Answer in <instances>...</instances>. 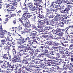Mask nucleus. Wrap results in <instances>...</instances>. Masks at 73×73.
<instances>
[{
  "label": "nucleus",
  "mask_w": 73,
  "mask_h": 73,
  "mask_svg": "<svg viewBox=\"0 0 73 73\" xmlns=\"http://www.w3.org/2000/svg\"><path fill=\"white\" fill-rule=\"evenodd\" d=\"M21 8H22V9H23V10L24 9H25V8H24L25 6L24 5H21Z\"/></svg>",
  "instance_id": "obj_42"
},
{
  "label": "nucleus",
  "mask_w": 73,
  "mask_h": 73,
  "mask_svg": "<svg viewBox=\"0 0 73 73\" xmlns=\"http://www.w3.org/2000/svg\"><path fill=\"white\" fill-rule=\"evenodd\" d=\"M31 49H32V50H35V52H38L36 46H34L31 45Z\"/></svg>",
  "instance_id": "obj_12"
},
{
  "label": "nucleus",
  "mask_w": 73,
  "mask_h": 73,
  "mask_svg": "<svg viewBox=\"0 0 73 73\" xmlns=\"http://www.w3.org/2000/svg\"><path fill=\"white\" fill-rule=\"evenodd\" d=\"M7 33V32L6 31V32H1V33H0L1 34V38H4V35L5 34V33Z\"/></svg>",
  "instance_id": "obj_18"
},
{
  "label": "nucleus",
  "mask_w": 73,
  "mask_h": 73,
  "mask_svg": "<svg viewBox=\"0 0 73 73\" xmlns=\"http://www.w3.org/2000/svg\"><path fill=\"white\" fill-rule=\"evenodd\" d=\"M11 17H15V16H16V13H13L11 15H10Z\"/></svg>",
  "instance_id": "obj_62"
},
{
  "label": "nucleus",
  "mask_w": 73,
  "mask_h": 73,
  "mask_svg": "<svg viewBox=\"0 0 73 73\" xmlns=\"http://www.w3.org/2000/svg\"><path fill=\"white\" fill-rule=\"evenodd\" d=\"M70 21H71V20H65V24L66 25H67V26L69 27V26H70V23L69 22Z\"/></svg>",
  "instance_id": "obj_16"
},
{
  "label": "nucleus",
  "mask_w": 73,
  "mask_h": 73,
  "mask_svg": "<svg viewBox=\"0 0 73 73\" xmlns=\"http://www.w3.org/2000/svg\"><path fill=\"white\" fill-rule=\"evenodd\" d=\"M55 19H61V17L60 16V15H57L54 17Z\"/></svg>",
  "instance_id": "obj_25"
},
{
  "label": "nucleus",
  "mask_w": 73,
  "mask_h": 73,
  "mask_svg": "<svg viewBox=\"0 0 73 73\" xmlns=\"http://www.w3.org/2000/svg\"><path fill=\"white\" fill-rule=\"evenodd\" d=\"M42 37L45 38H47L49 37V36L46 35H43Z\"/></svg>",
  "instance_id": "obj_50"
},
{
  "label": "nucleus",
  "mask_w": 73,
  "mask_h": 73,
  "mask_svg": "<svg viewBox=\"0 0 73 73\" xmlns=\"http://www.w3.org/2000/svg\"><path fill=\"white\" fill-rule=\"evenodd\" d=\"M50 17L48 16L49 17H48L46 18V20H48V21H51V23H54V19H52L51 20H50V18H52V17L51 16V15H50Z\"/></svg>",
  "instance_id": "obj_6"
},
{
  "label": "nucleus",
  "mask_w": 73,
  "mask_h": 73,
  "mask_svg": "<svg viewBox=\"0 0 73 73\" xmlns=\"http://www.w3.org/2000/svg\"><path fill=\"white\" fill-rule=\"evenodd\" d=\"M10 9H11V10L13 11H15V10L16 8L15 7H10Z\"/></svg>",
  "instance_id": "obj_59"
},
{
  "label": "nucleus",
  "mask_w": 73,
  "mask_h": 73,
  "mask_svg": "<svg viewBox=\"0 0 73 73\" xmlns=\"http://www.w3.org/2000/svg\"><path fill=\"white\" fill-rule=\"evenodd\" d=\"M18 20H19V22L22 24V25H24V23H23V20L21 18H19Z\"/></svg>",
  "instance_id": "obj_38"
},
{
  "label": "nucleus",
  "mask_w": 73,
  "mask_h": 73,
  "mask_svg": "<svg viewBox=\"0 0 73 73\" xmlns=\"http://www.w3.org/2000/svg\"><path fill=\"white\" fill-rule=\"evenodd\" d=\"M33 1L35 2L34 3V5L36 4L37 5L40 4L41 2H42V0H33Z\"/></svg>",
  "instance_id": "obj_3"
},
{
  "label": "nucleus",
  "mask_w": 73,
  "mask_h": 73,
  "mask_svg": "<svg viewBox=\"0 0 73 73\" xmlns=\"http://www.w3.org/2000/svg\"><path fill=\"white\" fill-rule=\"evenodd\" d=\"M70 9L68 7H66L65 9L64 10V11H66V12H68L69 11H70Z\"/></svg>",
  "instance_id": "obj_35"
},
{
  "label": "nucleus",
  "mask_w": 73,
  "mask_h": 73,
  "mask_svg": "<svg viewBox=\"0 0 73 73\" xmlns=\"http://www.w3.org/2000/svg\"><path fill=\"white\" fill-rule=\"evenodd\" d=\"M28 7L29 8H30V9H32V3H29L28 4Z\"/></svg>",
  "instance_id": "obj_27"
},
{
  "label": "nucleus",
  "mask_w": 73,
  "mask_h": 73,
  "mask_svg": "<svg viewBox=\"0 0 73 73\" xmlns=\"http://www.w3.org/2000/svg\"><path fill=\"white\" fill-rule=\"evenodd\" d=\"M56 1L58 4H61V3H62V2L60 1V0H56Z\"/></svg>",
  "instance_id": "obj_60"
},
{
  "label": "nucleus",
  "mask_w": 73,
  "mask_h": 73,
  "mask_svg": "<svg viewBox=\"0 0 73 73\" xmlns=\"http://www.w3.org/2000/svg\"><path fill=\"white\" fill-rule=\"evenodd\" d=\"M59 53H60V54H64V53H65V52L64 50H60L59 51Z\"/></svg>",
  "instance_id": "obj_52"
},
{
  "label": "nucleus",
  "mask_w": 73,
  "mask_h": 73,
  "mask_svg": "<svg viewBox=\"0 0 73 73\" xmlns=\"http://www.w3.org/2000/svg\"><path fill=\"white\" fill-rule=\"evenodd\" d=\"M13 48L12 50V52L13 53V54H16V52H17V51H16L15 48H13Z\"/></svg>",
  "instance_id": "obj_29"
},
{
  "label": "nucleus",
  "mask_w": 73,
  "mask_h": 73,
  "mask_svg": "<svg viewBox=\"0 0 73 73\" xmlns=\"http://www.w3.org/2000/svg\"><path fill=\"white\" fill-rule=\"evenodd\" d=\"M50 10L51 11H52L53 12H56V11H58V9H54V8H52L50 9Z\"/></svg>",
  "instance_id": "obj_32"
},
{
  "label": "nucleus",
  "mask_w": 73,
  "mask_h": 73,
  "mask_svg": "<svg viewBox=\"0 0 73 73\" xmlns=\"http://www.w3.org/2000/svg\"><path fill=\"white\" fill-rule=\"evenodd\" d=\"M30 35L31 36L30 38H32V39H33V40H34V39H35V38H34V37L35 38V33H30Z\"/></svg>",
  "instance_id": "obj_15"
},
{
  "label": "nucleus",
  "mask_w": 73,
  "mask_h": 73,
  "mask_svg": "<svg viewBox=\"0 0 73 73\" xmlns=\"http://www.w3.org/2000/svg\"><path fill=\"white\" fill-rule=\"evenodd\" d=\"M54 49H59V50H62V49H65V48L59 45L57 47H54Z\"/></svg>",
  "instance_id": "obj_13"
},
{
  "label": "nucleus",
  "mask_w": 73,
  "mask_h": 73,
  "mask_svg": "<svg viewBox=\"0 0 73 73\" xmlns=\"http://www.w3.org/2000/svg\"><path fill=\"white\" fill-rule=\"evenodd\" d=\"M1 68H7V67L6 66V64H3L1 65Z\"/></svg>",
  "instance_id": "obj_33"
},
{
  "label": "nucleus",
  "mask_w": 73,
  "mask_h": 73,
  "mask_svg": "<svg viewBox=\"0 0 73 73\" xmlns=\"http://www.w3.org/2000/svg\"><path fill=\"white\" fill-rule=\"evenodd\" d=\"M25 9H23L24 10V13H26V14L27 15H29V13L28 12V8L27 7V6H25L24 7Z\"/></svg>",
  "instance_id": "obj_11"
},
{
  "label": "nucleus",
  "mask_w": 73,
  "mask_h": 73,
  "mask_svg": "<svg viewBox=\"0 0 73 73\" xmlns=\"http://www.w3.org/2000/svg\"><path fill=\"white\" fill-rule=\"evenodd\" d=\"M8 47L7 46H6L4 48V49L5 50H7L8 52V53H9V50H10V49H11V48H8Z\"/></svg>",
  "instance_id": "obj_24"
},
{
  "label": "nucleus",
  "mask_w": 73,
  "mask_h": 73,
  "mask_svg": "<svg viewBox=\"0 0 73 73\" xmlns=\"http://www.w3.org/2000/svg\"><path fill=\"white\" fill-rule=\"evenodd\" d=\"M65 53L66 54V56H67V57H69V56L70 55V53H69V52H66Z\"/></svg>",
  "instance_id": "obj_45"
},
{
  "label": "nucleus",
  "mask_w": 73,
  "mask_h": 73,
  "mask_svg": "<svg viewBox=\"0 0 73 73\" xmlns=\"http://www.w3.org/2000/svg\"><path fill=\"white\" fill-rule=\"evenodd\" d=\"M39 63L40 65H44V60H40L39 62Z\"/></svg>",
  "instance_id": "obj_36"
},
{
  "label": "nucleus",
  "mask_w": 73,
  "mask_h": 73,
  "mask_svg": "<svg viewBox=\"0 0 73 73\" xmlns=\"http://www.w3.org/2000/svg\"><path fill=\"white\" fill-rule=\"evenodd\" d=\"M37 27L38 28H42L43 26L42 25H39L37 26Z\"/></svg>",
  "instance_id": "obj_63"
},
{
  "label": "nucleus",
  "mask_w": 73,
  "mask_h": 73,
  "mask_svg": "<svg viewBox=\"0 0 73 73\" xmlns=\"http://www.w3.org/2000/svg\"><path fill=\"white\" fill-rule=\"evenodd\" d=\"M7 33V36H12V34L10 33V32H8L7 33Z\"/></svg>",
  "instance_id": "obj_58"
},
{
  "label": "nucleus",
  "mask_w": 73,
  "mask_h": 73,
  "mask_svg": "<svg viewBox=\"0 0 73 73\" xmlns=\"http://www.w3.org/2000/svg\"><path fill=\"white\" fill-rule=\"evenodd\" d=\"M27 30H25L23 31H22L21 33L22 34H24V35H25L26 33H27Z\"/></svg>",
  "instance_id": "obj_57"
},
{
  "label": "nucleus",
  "mask_w": 73,
  "mask_h": 73,
  "mask_svg": "<svg viewBox=\"0 0 73 73\" xmlns=\"http://www.w3.org/2000/svg\"><path fill=\"white\" fill-rule=\"evenodd\" d=\"M7 67H8V68H9L10 66H11V64H9V62H8L7 64H6Z\"/></svg>",
  "instance_id": "obj_47"
},
{
  "label": "nucleus",
  "mask_w": 73,
  "mask_h": 73,
  "mask_svg": "<svg viewBox=\"0 0 73 73\" xmlns=\"http://www.w3.org/2000/svg\"><path fill=\"white\" fill-rule=\"evenodd\" d=\"M65 20L62 19H60L59 22L61 25H64L65 23Z\"/></svg>",
  "instance_id": "obj_10"
},
{
  "label": "nucleus",
  "mask_w": 73,
  "mask_h": 73,
  "mask_svg": "<svg viewBox=\"0 0 73 73\" xmlns=\"http://www.w3.org/2000/svg\"><path fill=\"white\" fill-rule=\"evenodd\" d=\"M41 21L43 22H42L41 21H38V25H42V24H45V21H46V20L44 19L43 20H41Z\"/></svg>",
  "instance_id": "obj_8"
},
{
  "label": "nucleus",
  "mask_w": 73,
  "mask_h": 73,
  "mask_svg": "<svg viewBox=\"0 0 73 73\" xmlns=\"http://www.w3.org/2000/svg\"><path fill=\"white\" fill-rule=\"evenodd\" d=\"M59 44V43H54L53 44V49H54V47H57L59 45H60V44Z\"/></svg>",
  "instance_id": "obj_23"
},
{
  "label": "nucleus",
  "mask_w": 73,
  "mask_h": 73,
  "mask_svg": "<svg viewBox=\"0 0 73 73\" xmlns=\"http://www.w3.org/2000/svg\"><path fill=\"white\" fill-rule=\"evenodd\" d=\"M61 32L60 33H58L57 34V35L59 36H62V35H63V33H61Z\"/></svg>",
  "instance_id": "obj_53"
},
{
  "label": "nucleus",
  "mask_w": 73,
  "mask_h": 73,
  "mask_svg": "<svg viewBox=\"0 0 73 73\" xmlns=\"http://www.w3.org/2000/svg\"><path fill=\"white\" fill-rule=\"evenodd\" d=\"M55 2L53 1L52 2L51 4V5H50V7H52V8H53L54 7V6L55 5Z\"/></svg>",
  "instance_id": "obj_28"
},
{
  "label": "nucleus",
  "mask_w": 73,
  "mask_h": 73,
  "mask_svg": "<svg viewBox=\"0 0 73 73\" xmlns=\"http://www.w3.org/2000/svg\"><path fill=\"white\" fill-rule=\"evenodd\" d=\"M11 56L10 55V54H9V53H7L6 54H3V58L5 59L6 60H8V57H11Z\"/></svg>",
  "instance_id": "obj_4"
},
{
  "label": "nucleus",
  "mask_w": 73,
  "mask_h": 73,
  "mask_svg": "<svg viewBox=\"0 0 73 73\" xmlns=\"http://www.w3.org/2000/svg\"><path fill=\"white\" fill-rule=\"evenodd\" d=\"M46 57H48V58H52V57H52V56H50V54H48L46 55Z\"/></svg>",
  "instance_id": "obj_46"
},
{
  "label": "nucleus",
  "mask_w": 73,
  "mask_h": 73,
  "mask_svg": "<svg viewBox=\"0 0 73 73\" xmlns=\"http://www.w3.org/2000/svg\"><path fill=\"white\" fill-rule=\"evenodd\" d=\"M1 42H2L1 45H2V44L3 45H4V44H6L5 43V42L4 40H1Z\"/></svg>",
  "instance_id": "obj_51"
},
{
  "label": "nucleus",
  "mask_w": 73,
  "mask_h": 73,
  "mask_svg": "<svg viewBox=\"0 0 73 73\" xmlns=\"http://www.w3.org/2000/svg\"><path fill=\"white\" fill-rule=\"evenodd\" d=\"M27 52H28L29 53H30V54H30V56H33V55L34 54H33L34 53V50H32L30 51L28 50L27 51Z\"/></svg>",
  "instance_id": "obj_17"
},
{
  "label": "nucleus",
  "mask_w": 73,
  "mask_h": 73,
  "mask_svg": "<svg viewBox=\"0 0 73 73\" xmlns=\"http://www.w3.org/2000/svg\"><path fill=\"white\" fill-rule=\"evenodd\" d=\"M46 12L47 13H48V14H51L52 15H53V12L52 11V10H49V9H46Z\"/></svg>",
  "instance_id": "obj_21"
},
{
  "label": "nucleus",
  "mask_w": 73,
  "mask_h": 73,
  "mask_svg": "<svg viewBox=\"0 0 73 73\" xmlns=\"http://www.w3.org/2000/svg\"><path fill=\"white\" fill-rule=\"evenodd\" d=\"M32 9H33V10H36V6L34 5H32Z\"/></svg>",
  "instance_id": "obj_40"
},
{
  "label": "nucleus",
  "mask_w": 73,
  "mask_h": 73,
  "mask_svg": "<svg viewBox=\"0 0 73 73\" xmlns=\"http://www.w3.org/2000/svg\"><path fill=\"white\" fill-rule=\"evenodd\" d=\"M37 54H34V55H33V56H30V57L31 58H35L36 57H37Z\"/></svg>",
  "instance_id": "obj_48"
},
{
  "label": "nucleus",
  "mask_w": 73,
  "mask_h": 73,
  "mask_svg": "<svg viewBox=\"0 0 73 73\" xmlns=\"http://www.w3.org/2000/svg\"><path fill=\"white\" fill-rule=\"evenodd\" d=\"M31 11H32L31 13H33V15H36V11L35 10L33 9H30Z\"/></svg>",
  "instance_id": "obj_34"
},
{
  "label": "nucleus",
  "mask_w": 73,
  "mask_h": 73,
  "mask_svg": "<svg viewBox=\"0 0 73 73\" xmlns=\"http://www.w3.org/2000/svg\"><path fill=\"white\" fill-rule=\"evenodd\" d=\"M36 19V16L33 15V17H32L31 20L33 21H35Z\"/></svg>",
  "instance_id": "obj_37"
},
{
  "label": "nucleus",
  "mask_w": 73,
  "mask_h": 73,
  "mask_svg": "<svg viewBox=\"0 0 73 73\" xmlns=\"http://www.w3.org/2000/svg\"><path fill=\"white\" fill-rule=\"evenodd\" d=\"M14 56L13 58H12V59L13 60H16V58H17V56L16 55H13Z\"/></svg>",
  "instance_id": "obj_54"
},
{
  "label": "nucleus",
  "mask_w": 73,
  "mask_h": 73,
  "mask_svg": "<svg viewBox=\"0 0 73 73\" xmlns=\"http://www.w3.org/2000/svg\"><path fill=\"white\" fill-rule=\"evenodd\" d=\"M61 29H57L56 30V33H60L61 32Z\"/></svg>",
  "instance_id": "obj_41"
},
{
  "label": "nucleus",
  "mask_w": 73,
  "mask_h": 73,
  "mask_svg": "<svg viewBox=\"0 0 73 73\" xmlns=\"http://www.w3.org/2000/svg\"><path fill=\"white\" fill-rule=\"evenodd\" d=\"M63 65L64 66V69L65 70H71V69L69 68H70V65H69V64H67L66 65H65V64H64Z\"/></svg>",
  "instance_id": "obj_7"
},
{
  "label": "nucleus",
  "mask_w": 73,
  "mask_h": 73,
  "mask_svg": "<svg viewBox=\"0 0 73 73\" xmlns=\"http://www.w3.org/2000/svg\"><path fill=\"white\" fill-rule=\"evenodd\" d=\"M56 56H57L58 58H60V56H61V55H60L59 53H56Z\"/></svg>",
  "instance_id": "obj_55"
},
{
  "label": "nucleus",
  "mask_w": 73,
  "mask_h": 73,
  "mask_svg": "<svg viewBox=\"0 0 73 73\" xmlns=\"http://www.w3.org/2000/svg\"><path fill=\"white\" fill-rule=\"evenodd\" d=\"M30 39V38L29 37H27L26 38H25V39H24L23 38V40L22 41V44H23V43L25 42H29V40H30V39Z\"/></svg>",
  "instance_id": "obj_9"
},
{
  "label": "nucleus",
  "mask_w": 73,
  "mask_h": 73,
  "mask_svg": "<svg viewBox=\"0 0 73 73\" xmlns=\"http://www.w3.org/2000/svg\"><path fill=\"white\" fill-rule=\"evenodd\" d=\"M66 29H70V30L72 32L73 31V25H70L68 27L66 28Z\"/></svg>",
  "instance_id": "obj_22"
},
{
  "label": "nucleus",
  "mask_w": 73,
  "mask_h": 73,
  "mask_svg": "<svg viewBox=\"0 0 73 73\" xmlns=\"http://www.w3.org/2000/svg\"><path fill=\"white\" fill-rule=\"evenodd\" d=\"M0 32H7L6 30H3L2 29V25H1V23L0 25Z\"/></svg>",
  "instance_id": "obj_19"
},
{
  "label": "nucleus",
  "mask_w": 73,
  "mask_h": 73,
  "mask_svg": "<svg viewBox=\"0 0 73 73\" xmlns=\"http://www.w3.org/2000/svg\"><path fill=\"white\" fill-rule=\"evenodd\" d=\"M36 13L37 15H39L40 14V11L37 10L36 11Z\"/></svg>",
  "instance_id": "obj_64"
},
{
  "label": "nucleus",
  "mask_w": 73,
  "mask_h": 73,
  "mask_svg": "<svg viewBox=\"0 0 73 73\" xmlns=\"http://www.w3.org/2000/svg\"><path fill=\"white\" fill-rule=\"evenodd\" d=\"M21 19L22 20H28L27 17V15L25 13H23L22 15V17L21 18Z\"/></svg>",
  "instance_id": "obj_5"
},
{
  "label": "nucleus",
  "mask_w": 73,
  "mask_h": 73,
  "mask_svg": "<svg viewBox=\"0 0 73 73\" xmlns=\"http://www.w3.org/2000/svg\"><path fill=\"white\" fill-rule=\"evenodd\" d=\"M16 54H17V56H21V53L19 51H17L16 53Z\"/></svg>",
  "instance_id": "obj_30"
},
{
  "label": "nucleus",
  "mask_w": 73,
  "mask_h": 73,
  "mask_svg": "<svg viewBox=\"0 0 73 73\" xmlns=\"http://www.w3.org/2000/svg\"><path fill=\"white\" fill-rule=\"evenodd\" d=\"M18 37L19 39L18 41H17V43L19 45H21V44H22V42H23V41L24 40V38H23L21 35H20L18 36Z\"/></svg>",
  "instance_id": "obj_1"
},
{
  "label": "nucleus",
  "mask_w": 73,
  "mask_h": 73,
  "mask_svg": "<svg viewBox=\"0 0 73 73\" xmlns=\"http://www.w3.org/2000/svg\"><path fill=\"white\" fill-rule=\"evenodd\" d=\"M16 12L17 13H18L20 15V13H21V10H16Z\"/></svg>",
  "instance_id": "obj_39"
},
{
  "label": "nucleus",
  "mask_w": 73,
  "mask_h": 73,
  "mask_svg": "<svg viewBox=\"0 0 73 73\" xmlns=\"http://www.w3.org/2000/svg\"><path fill=\"white\" fill-rule=\"evenodd\" d=\"M12 4L14 5V6H17V2L16 1H14L13 3H12Z\"/></svg>",
  "instance_id": "obj_49"
},
{
  "label": "nucleus",
  "mask_w": 73,
  "mask_h": 73,
  "mask_svg": "<svg viewBox=\"0 0 73 73\" xmlns=\"http://www.w3.org/2000/svg\"><path fill=\"white\" fill-rule=\"evenodd\" d=\"M7 39L9 41H12V40H13V38L12 37H7Z\"/></svg>",
  "instance_id": "obj_31"
},
{
  "label": "nucleus",
  "mask_w": 73,
  "mask_h": 73,
  "mask_svg": "<svg viewBox=\"0 0 73 73\" xmlns=\"http://www.w3.org/2000/svg\"><path fill=\"white\" fill-rule=\"evenodd\" d=\"M36 5V7L37 8H38V9L40 10V7H43V5L41 4H39V5H37V4L36 5Z\"/></svg>",
  "instance_id": "obj_20"
},
{
  "label": "nucleus",
  "mask_w": 73,
  "mask_h": 73,
  "mask_svg": "<svg viewBox=\"0 0 73 73\" xmlns=\"http://www.w3.org/2000/svg\"><path fill=\"white\" fill-rule=\"evenodd\" d=\"M32 27L33 28V29H35V30H38V29L37 28V27H36V25L35 24H32Z\"/></svg>",
  "instance_id": "obj_26"
},
{
  "label": "nucleus",
  "mask_w": 73,
  "mask_h": 73,
  "mask_svg": "<svg viewBox=\"0 0 73 73\" xmlns=\"http://www.w3.org/2000/svg\"><path fill=\"white\" fill-rule=\"evenodd\" d=\"M5 19H7L8 18L9 19H11V16H9V15H7L5 16Z\"/></svg>",
  "instance_id": "obj_44"
},
{
  "label": "nucleus",
  "mask_w": 73,
  "mask_h": 73,
  "mask_svg": "<svg viewBox=\"0 0 73 73\" xmlns=\"http://www.w3.org/2000/svg\"><path fill=\"white\" fill-rule=\"evenodd\" d=\"M43 51H44V53H49L48 50L46 49L44 50Z\"/></svg>",
  "instance_id": "obj_56"
},
{
  "label": "nucleus",
  "mask_w": 73,
  "mask_h": 73,
  "mask_svg": "<svg viewBox=\"0 0 73 73\" xmlns=\"http://www.w3.org/2000/svg\"><path fill=\"white\" fill-rule=\"evenodd\" d=\"M32 26V24L30 23V22H26L25 24V27L26 29H29Z\"/></svg>",
  "instance_id": "obj_2"
},
{
  "label": "nucleus",
  "mask_w": 73,
  "mask_h": 73,
  "mask_svg": "<svg viewBox=\"0 0 73 73\" xmlns=\"http://www.w3.org/2000/svg\"><path fill=\"white\" fill-rule=\"evenodd\" d=\"M17 61H20L21 60V58L20 56H17L16 59Z\"/></svg>",
  "instance_id": "obj_43"
},
{
  "label": "nucleus",
  "mask_w": 73,
  "mask_h": 73,
  "mask_svg": "<svg viewBox=\"0 0 73 73\" xmlns=\"http://www.w3.org/2000/svg\"><path fill=\"white\" fill-rule=\"evenodd\" d=\"M17 43L18 45H19L18 46V48H19V49H23V48H25V46H24V45H21L23 43L21 44H19L17 43Z\"/></svg>",
  "instance_id": "obj_14"
},
{
  "label": "nucleus",
  "mask_w": 73,
  "mask_h": 73,
  "mask_svg": "<svg viewBox=\"0 0 73 73\" xmlns=\"http://www.w3.org/2000/svg\"><path fill=\"white\" fill-rule=\"evenodd\" d=\"M34 70V71L35 73H38L39 72V71L38 70L34 69V70Z\"/></svg>",
  "instance_id": "obj_61"
}]
</instances>
